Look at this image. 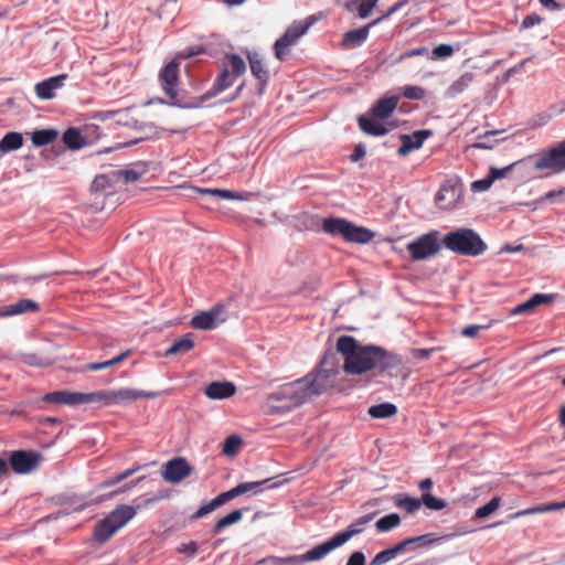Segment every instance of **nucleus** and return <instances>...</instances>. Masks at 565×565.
<instances>
[{"instance_id": "nucleus-1", "label": "nucleus", "mask_w": 565, "mask_h": 565, "mask_svg": "<svg viewBox=\"0 0 565 565\" xmlns=\"http://www.w3.org/2000/svg\"><path fill=\"white\" fill-rule=\"evenodd\" d=\"M337 351L343 356V370L348 374L360 375L371 370L380 373L397 367L401 359L376 345H361L351 335H341L337 340Z\"/></svg>"}, {"instance_id": "nucleus-2", "label": "nucleus", "mask_w": 565, "mask_h": 565, "mask_svg": "<svg viewBox=\"0 0 565 565\" xmlns=\"http://www.w3.org/2000/svg\"><path fill=\"white\" fill-rule=\"evenodd\" d=\"M334 354L326 353L319 365L305 377L299 379L300 386L305 391L307 399L320 395L332 388L335 384L339 369Z\"/></svg>"}, {"instance_id": "nucleus-3", "label": "nucleus", "mask_w": 565, "mask_h": 565, "mask_svg": "<svg viewBox=\"0 0 565 565\" xmlns=\"http://www.w3.org/2000/svg\"><path fill=\"white\" fill-rule=\"evenodd\" d=\"M300 384L296 380L268 394L264 403L265 413L268 415L286 414L303 404L307 398Z\"/></svg>"}, {"instance_id": "nucleus-4", "label": "nucleus", "mask_w": 565, "mask_h": 565, "mask_svg": "<svg viewBox=\"0 0 565 565\" xmlns=\"http://www.w3.org/2000/svg\"><path fill=\"white\" fill-rule=\"evenodd\" d=\"M138 508L139 507L122 504L113 510L95 524L93 532L94 540L100 544L109 541L118 530L134 519Z\"/></svg>"}, {"instance_id": "nucleus-5", "label": "nucleus", "mask_w": 565, "mask_h": 565, "mask_svg": "<svg viewBox=\"0 0 565 565\" xmlns=\"http://www.w3.org/2000/svg\"><path fill=\"white\" fill-rule=\"evenodd\" d=\"M445 247L458 255L479 256L487 245L471 228H459L446 234L443 238Z\"/></svg>"}, {"instance_id": "nucleus-6", "label": "nucleus", "mask_w": 565, "mask_h": 565, "mask_svg": "<svg viewBox=\"0 0 565 565\" xmlns=\"http://www.w3.org/2000/svg\"><path fill=\"white\" fill-rule=\"evenodd\" d=\"M533 159V168L545 172V175L558 174L565 171V140L540 150Z\"/></svg>"}, {"instance_id": "nucleus-7", "label": "nucleus", "mask_w": 565, "mask_h": 565, "mask_svg": "<svg viewBox=\"0 0 565 565\" xmlns=\"http://www.w3.org/2000/svg\"><path fill=\"white\" fill-rule=\"evenodd\" d=\"M316 22L313 15L303 21H295L286 32L275 42L274 52L275 56L284 61L289 54V47L297 43V41L306 34L309 28Z\"/></svg>"}, {"instance_id": "nucleus-8", "label": "nucleus", "mask_w": 565, "mask_h": 565, "mask_svg": "<svg viewBox=\"0 0 565 565\" xmlns=\"http://www.w3.org/2000/svg\"><path fill=\"white\" fill-rule=\"evenodd\" d=\"M413 260H424L437 255L440 250V243L436 233L423 234L406 245Z\"/></svg>"}, {"instance_id": "nucleus-9", "label": "nucleus", "mask_w": 565, "mask_h": 565, "mask_svg": "<svg viewBox=\"0 0 565 565\" xmlns=\"http://www.w3.org/2000/svg\"><path fill=\"white\" fill-rule=\"evenodd\" d=\"M342 546V543L339 541L337 535H333L330 540L327 542L317 545L306 552L302 555H296V556H289V557H282V558H276V563L278 564H292V565H299L306 562H315L327 556L331 551Z\"/></svg>"}, {"instance_id": "nucleus-10", "label": "nucleus", "mask_w": 565, "mask_h": 565, "mask_svg": "<svg viewBox=\"0 0 565 565\" xmlns=\"http://www.w3.org/2000/svg\"><path fill=\"white\" fill-rule=\"evenodd\" d=\"M401 6L402 3H395L382 17L373 20L372 22L367 23L366 25L360 29H354L345 32L342 36L341 46L343 49H351L362 45L369 36L370 29L379 24L381 21L388 18L393 13H395L401 8Z\"/></svg>"}, {"instance_id": "nucleus-11", "label": "nucleus", "mask_w": 565, "mask_h": 565, "mask_svg": "<svg viewBox=\"0 0 565 565\" xmlns=\"http://www.w3.org/2000/svg\"><path fill=\"white\" fill-rule=\"evenodd\" d=\"M192 472L193 467L184 457H174L163 465L161 476L166 482L177 484L190 477Z\"/></svg>"}, {"instance_id": "nucleus-12", "label": "nucleus", "mask_w": 565, "mask_h": 565, "mask_svg": "<svg viewBox=\"0 0 565 565\" xmlns=\"http://www.w3.org/2000/svg\"><path fill=\"white\" fill-rule=\"evenodd\" d=\"M41 461L38 452L14 450L9 457V462L15 473L24 475L34 470Z\"/></svg>"}, {"instance_id": "nucleus-13", "label": "nucleus", "mask_w": 565, "mask_h": 565, "mask_svg": "<svg viewBox=\"0 0 565 565\" xmlns=\"http://www.w3.org/2000/svg\"><path fill=\"white\" fill-rule=\"evenodd\" d=\"M161 87L166 95L174 100L178 97V83H179V61L173 58L169 62L159 73Z\"/></svg>"}, {"instance_id": "nucleus-14", "label": "nucleus", "mask_w": 565, "mask_h": 565, "mask_svg": "<svg viewBox=\"0 0 565 565\" xmlns=\"http://www.w3.org/2000/svg\"><path fill=\"white\" fill-rule=\"evenodd\" d=\"M223 308L221 306H215L209 311L194 316L191 320V326L199 330L215 329L220 322L225 320L224 318H221Z\"/></svg>"}, {"instance_id": "nucleus-15", "label": "nucleus", "mask_w": 565, "mask_h": 565, "mask_svg": "<svg viewBox=\"0 0 565 565\" xmlns=\"http://www.w3.org/2000/svg\"><path fill=\"white\" fill-rule=\"evenodd\" d=\"M156 393L135 388L111 390L113 406L126 405L141 398H153Z\"/></svg>"}, {"instance_id": "nucleus-16", "label": "nucleus", "mask_w": 565, "mask_h": 565, "mask_svg": "<svg viewBox=\"0 0 565 565\" xmlns=\"http://www.w3.org/2000/svg\"><path fill=\"white\" fill-rule=\"evenodd\" d=\"M429 136V130H416L412 135H401L402 146L398 148L397 153L401 157H405L411 151L419 149Z\"/></svg>"}, {"instance_id": "nucleus-17", "label": "nucleus", "mask_w": 565, "mask_h": 565, "mask_svg": "<svg viewBox=\"0 0 565 565\" xmlns=\"http://www.w3.org/2000/svg\"><path fill=\"white\" fill-rule=\"evenodd\" d=\"M66 78V74H60L38 83L35 85L36 96L41 99H52L55 96V90L64 85Z\"/></svg>"}, {"instance_id": "nucleus-18", "label": "nucleus", "mask_w": 565, "mask_h": 565, "mask_svg": "<svg viewBox=\"0 0 565 565\" xmlns=\"http://www.w3.org/2000/svg\"><path fill=\"white\" fill-rule=\"evenodd\" d=\"M247 60L253 76L259 82V93L262 94L264 87L267 85L269 81V72L266 68V65L258 53L249 52L247 54Z\"/></svg>"}, {"instance_id": "nucleus-19", "label": "nucleus", "mask_w": 565, "mask_h": 565, "mask_svg": "<svg viewBox=\"0 0 565 565\" xmlns=\"http://www.w3.org/2000/svg\"><path fill=\"white\" fill-rule=\"evenodd\" d=\"M42 401L45 403L58 404V405H82V393L71 391H55L46 393Z\"/></svg>"}, {"instance_id": "nucleus-20", "label": "nucleus", "mask_w": 565, "mask_h": 565, "mask_svg": "<svg viewBox=\"0 0 565 565\" xmlns=\"http://www.w3.org/2000/svg\"><path fill=\"white\" fill-rule=\"evenodd\" d=\"M460 196V190L456 186L443 185L435 196V202L441 210H451L456 207Z\"/></svg>"}, {"instance_id": "nucleus-21", "label": "nucleus", "mask_w": 565, "mask_h": 565, "mask_svg": "<svg viewBox=\"0 0 565 565\" xmlns=\"http://www.w3.org/2000/svg\"><path fill=\"white\" fill-rule=\"evenodd\" d=\"M374 514H365L355 519L344 531L337 533L339 541L345 544L353 536L364 532L367 524L373 520Z\"/></svg>"}, {"instance_id": "nucleus-22", "label": "nucleus", "mask_w": 565, "mask_h": 565, "mask_svg": "<svg viewBox=\"0 0 565 565\" xmlns=\"http://www.w3.org/2000/svg\"><path fill=\"white\" fill-rule=\"evenodd\" d=\"M398 102L397 96L381 98L372 106L369 114L375 119H386L394 113Z\"/></svg>"}, {"instance_id": "nucleus-23", "label": "nucleus", "mask_w": 565, "mask_h": 565, "mask_svg": "<svg viewBox=\"0 0 565 565\" xmlns=\"http://www.w3.org/2000/svg\"><path fill=\"white\" fill-rule=\"evenodd\" d=\"M374 237V233L363 226H358L354 223L350 222L348 223L345 233L343 238L351 243H358V244H366L370 241H372Z\"/></svg>"}, {"instance_id": "nucleus-24", "label": "nucleus", "mask_w": 565, "mask_h": 565, "mask_svg": "<svg viewBox=\"0 0 565 565\" xmlns=\"http://www.w3.org/2000/svg\"><path fill=\"white\" fill-rule=\"evenodd\" d=\"M236 386L232 382H212L205 388V395L211 399H223L233 396Z\"/></svg>"}, {"instance_id": "nucleus-25", "label": "nucleus", "mask_w": 565, "mask_h": 565, "mask_svg": "<svg viewBox=\"0 0 565 565\" xmlns=\"http://www.w3.org/2000/svg\"><path fill=\"white\" fill-rule=\"evenodd\" d=\"M39 303L31 299H21L15 303L8 305L0 310V316H15L39 310Z\"/></svg>"}, {"instance_id": "nucleus-26", "label": "nucleus", "mask_w": 565, "mask_h": 565, "mask_svg": "<svg viewBox=\"0 0 565 565\" xmlns=\"http://www.w3.org/2000/svg\"><path fill=\"white\" fill-rule=\"evenodd\" d=\"M381 119H375L374 117L360 116L358 119L360 129L370 136L381 137L388 132V129L380 121Z\"/></svg>"}, {"instance_id": "nucleus-27", "label": "nucleus", "mask_w": 565, "mask_h": 565, "mask_svg": "<svg viewBox=\"0 0 565 565\" xmlns=\"http://www.w3.org/2000/svg\"><path fill=\"white\" fill-rule=\"evenodd\" d=\"M236 78L238 77L232 75L226 67H222L220 65L218 75L215 78L211 90L207 93V96H215L224 92L225 89L232 87Z\"/></svg>"}, {"instance_id": "nucleus-28", "label": "nucleus", "mask_w": 565, "mask_h": 565, "mask_svg": "<svg viewBox=\"0 0 565 565\" xmlns=\"http://www.w3.org/2000/svg\"><path fill=\"white\" fill-rule=\"evenodd\" d=\"M553 295L535 294L529 300L518 305L511 310V315H521L533 311L540 305L548 303L553 300Z\"/></svg>"}, {"instance_id": "nucleus-29", "label": "nucleus", "mask_w": 565, "mask_h": 565, "mask_svg": "<svg viewBox=\"0 0 565 565\" xmlns=\"http://www.w3.org/2000/svg\"><path fill=\"white\" fill-rule=\"evenodd\" d=\"M221 66L226 67L232 75L237 77L242 76L246 72L245 61L235 53L225 54Z\"/></svg>"}, {"instance_id": "nucleus-30", "label": "nucleus", "mask_w": 565, "mask_h": 565, "mask_svg": "<svg viewBox=\"0 0 565 565\" xmlns=\"http://www.w3.org/2000/svg\"><path fill=\"white\" fill-rule=\"evenodd\" d=\"M269 481H270V479H265V480H260V481L239 483L236 487L232 488L231 490L225 491V493H226L228 501H231L234 498L245 494L249 491H254L255 493L260 492L262 491L260 487L268 483Z\"/></svg>"}, {"instance_id": "nucleus-31", "label": "nucleus", "mask_w": 565, "mask_h": 565, "mask_svg": "<svg viewBox=\"0 0 565 565\" xmlns=\"http://www.w3.org/2000/svg\"><path fill=\"white\" fill-rule=\"evenodd\" d=\"M83 404H98L100 406H113L111 390L82 393V405Z\"/></svg>"}, {"instance_id": "nucleus-32", "label": "nucleus", "mask_w": 565, "mask_h": 565, "mask_svg": "<svg viewBox=\"0 0 565 565\" xmlns=\"http://www.w3.org/2000/svg\"><path fill=\"white\" fill-rule=\"evenodd\" d=\"M561 509H565V501L553 502V503H547V504H543V505H537V507L520 510V511L511 514L509 518L518 519L521 516H526V515H532V514L553 512V511H557Z\"/></svg>"}, {"instance_id": "nucleus-33", "label": "nucleus", "mask_w": 565, "mask_h": 565, "mask_svg": "<svg viewBox=\"0 0 565 565\" xmlns=\"http://www.w3.org/2000/svg\"><path fill=\"white\" fill-rule=\"evenodd\" d=\"M379 0H350L345 3L348 11H356L360 19H365L376 7Z\"/></svg>"}, {"instance_id": "nucleus-34", "label": "nucleus", "mask_w": 565, "mask_h": 565, "mask_svg": "<svg viewBox=\"0 0 565 565\" xmlns=\"http://www.w3.org/2000/svg\"><path fill=\"white\" fill-rule=\"evenodd\" d=\"M349 221L339 217H328L322 221V231L332 236H344Z\"/></svg>"}, {"instance_id": "nucleus-35", "label": "nucleus", "mask_w": 565, "mask_h": 565, "mask_svg": "<svg viewBox=\"0 0 565 565\" xmlns=\"http://www.w3.org/2000/svg\"><path fill=\"white\" fill-rule=\"evenodd\" d=\"M475 81V74L467 72L463 73L457 81H455L447 89V96L455 98L462 94Z\"/></svg>"}, {"instance_id": "nucleus-36", "label": "nucleus", "mask_w": 565, "mask_h": 565, "mask_svg": "<svg viewBox=\"0 0 565 565\" xmlns=\"http://www.w3.org/2000/svg\"><path fill=\"white\" fill-rule=\"evenodd\" d=\"M393 502L395 507L402 509L408 514H414L422 508L420 499L408 495H395L393 498Z\"/></svg>"}, {"instance_id": "nucleus-37", "label": "nucleus", "mask_w": 565, "mask_h": 565, "mask_svg": "<svg viewBox=\"0 0 565 565\" xmlns=\"http://www.w3.org/2000/svg\"><path fill=\"white\" fill-rule=\"evenodd\" d=\"M226 502H228V499L226 497V493L225 492H222L221 494H218L217 497H215L212 501H210L209 503L204 504V505H201L196 512L192 515V519L193 520H198V519H201L205 515H207L209 513L213 512L215 509L220 508L221 505L225 504Z\"/></svg>"}, {"instance_id": "nucleus-38", "label": "nucleus", "mask_w": 565, "mask_h": 565, "mask_svg": "<svg viewBox=\"0 0 565 565\" xmlns=\"http://www.w3.org/2000/svg\"><path fill=\"white\" fill-rule=\"evenodd\" d=\"M226 502H228V499L226 497V493L225 492H222L221 494H218L217 497H215L212 501H210L209 503L204 504V505H201L196 512L192 515V519L193 520H198V519H201L205 515H207L209 513L213 512L215 509L220 508L221 505L225 504Z\"/></svg>"}, {"instance_id": "nucleus-39", "label": "nucleus", "mask_w": 565, "mask_h": 565, "mask_svg": "<svg viewBox=\"0 0 565 565\" xmlns=\"http://www.w3.org/2000/svg\"><path fill=\"white\" fill-rule=\"evenodd\" d=\"M23 145V137L20 132H8L0 140V151L9 152L18 150Z\"/></svg>"}, {"instance_id": "nucleus-40", "label": "nucleus", "mask_w": 565, "mask_h": 565, "mask_svg": "<svg viewBox=\"0 0 565 565\" xmlns=\"http://www.w3.org/2000/svg\"><path fill=\"white\" fill-rule=\"evenodd\" d=\"M192 334L188 333L184 337L175 340L172 345L166 351V355L184 354L191 351L194 347Z\"/></svg>"}, {"instance_id": "nucleus-41", "label": "nucleus", "mask_w": 565, "mask_h": 565, "mask_svg": "<svg viewBox=\"0 0 565 565\" xmlns=\"http://www.w3.org/2000/svg\"><path fill=\"white\" fill-rule=\"evenodd\" d=\"M58 136L55 129H41L32 132L31 140L35 147L50 145L56 140Z\"/></svg>"}, {"instance_id": "nucleus-42", "label": "nucleus", "mask_w": 565, "mask_h": 565, "mask_svg": "<svg viewBox=\"0 0 565 565\" xmlns=\"http://www.w3.org/2000/svg\"><path fill=\"white\" fill-rule=\"evenodd\" d=\"M64 145L73 150L79 149L85 145V140L76 128H68L62 136Z\"/></svg>"}, {"instance_id": "nucleus-43", "label": "nucleus", "mask_w": 565, "mask_h": 565, "mask_svg": "<svg viewBox=\"0 0 565 565\" xmlns=\"http://www.w3.org/2000/svg\"><path fill=\"white\" fill-rule=\"evenodd\" d=\"M373 418H388L397 413V407L392 403L373 405L367 411Z\"/></svg>"}, {"instance_id": "nucleus-44", "label": "nucleus", "mask_w": 565, "mask_h": 565, "mask_svg": "<svg viewBox=\"0 0 565 565\" xmlns=\"http://www.w3.org/2000/svg\"><path fill=\"white\" fill-rule=\"evenodd\" d=\"M130 355V351L127 350L119 355L115 356L111 360H107L104 362H95V363H88L84 366V371H102L104 369L117 365L125 361Z\"/></svg>"}, {"instance_id": "nucleus-45", "label": "nucleus", "mask_w": 565, "mask_h": 565, "mask_svg": "<svg viewBox=\"0 0 565 565\" xmlns=\"http://www.w3.org/2000/svg\"><path fill=\"white\" fill-rule=\"evenodd\" d=\"M401 552H403V545H399L398 543L392 548H387L377 553L369 565H383L393 559Z\"/></svg>"}, {"instance_id": "nucleus-46", "label": "nucleus", "mask_w": 565, "mask_h": 565, "mask_svg": "<svg viewBox=\"0 0 565 565\" xmlns=\"http://www.w3.org/2000/svg\"><path fill=\"white\" fill-rule=\"evenodd\" d=\"M243 518V512L242 510H234L232 511L231 513H228L227 515L221 518L214 525L213 527V532L214 533H220L222 532L225 527L230 526V525H233L237 522H239Z\"/></svg>"}, {"instance_id": "nucleus-47", "label": "nucleus", "mask_w": 565, "mask_h": 565, "mask_svg": "<svg viewBox=\"0 0 565 565\" xmlns=\"http://www.w3.org/2000/svg\"><path fill=\"white\" fill-rule=\"evenodd\" d=\"M401 523V518L397 513H391L384 515L375 523V526L379 532H388L392 529L398 526Z\"/></svg>"}, {"instance_id": "nucleus-48", "label": "nucleus", "mask_w": 565, "mask_h": 565, "mask_svg": "<svg viewBox=\"0 0 565 565\" xmlns=\"http://www.w3.org/2000/svg\"><path fill=\"white\" fill-rule=\"evenodd\" d=\"M200 192L203 194H210V195L216 196L222 200H243L244 199L242 193L230 191V190L200 189Z\"/></svg>"}, {"instance_id": "nucleus-49", "label": "nucleus", "mask_w": 565, "mask_h": 565, "mask_svg": "<svg viewBox=\"0 0 565 565\" xmlns=\"http://www.w3.org/2000/svg\"><path fill=\"white\" fill-rule=\"evenodd\" d=\"M20 360L29 366L45 367L51 365V361L47 358L36 353H24L20 356Z\"/></svg>"}, {"instance_id": "nucleus-50", "label": "nucleus", "mask_w": 565, "mask_h": 565, "mask_svg": "<svg viewBox=\"0 0 565 565\" xmlns=\"http://www.w3.org/2000/svg\"><path fill=\"white\" fill-rule=\"evenodd\" d=\"M500 497H493L487 504L478 508L475 512V519H484L493 513L500 507Z\"/></svg>"}, {"instance_id": "nucleus-51", "label": "nucleus", "mask_w": 565, "mask_h": 565, "mask_svg": "<svg viewBox=\"0 0 565 565\" xmlns=\"http://www.w3.org/2000/svg\"><path fill=\"white\" fill-rule=\"evenodd\" d=\"M242 446V438L239 436L233 435L228 436L223 446V454L226 456H235Z\"/></svg>"}, {"instance_id": "nucleus-52", "label": "nucleus", "mask_w": 565, "mask_h": 565, "mask_svg": "<svg viewBox=\"0 0 565 565\" xmlns=\"http://www.w3.org/2000/svg\"><path fill=\"white\" fill-rule=\"evenodd\" d=\"M402 95L409 100H423L426 97V90L420 86L407 85L403 87Z\"/></svg>"}, {"instance_id": "nucleus-53", "label": "nucleus", "mask_w": 565, "mask_h": 565, "mask_svg": "<svg viewBox=\"0 0 565 565\" xmlns=\"http://www.w3.org/2000/svg\"><path fill=\"white\" fill-rule=\"evenodd\" d=\"M420 501L422 505L424 504L427 509L435 511L443 510L447 505L444 500L438 499L430 493H424L420 498Z\"/></svg>"}, {"instance_id": "nucleus-54", "label": "nucleus", "mask_w": 565, "mask_h": 565, "mask_svg": "<svg viewBox=\"0 0 565 565\" xmlns=\"http://www.w3.org/2000/svg\"><path fill=\"white\" fill-rule=\"evenodd\" d=\"M455 50L449 44H439L431 51V60H443L450 57L454 54Z\"/></svg>"}, {"instance_id": "nucleus-55", "label": "nucleus", "mask_w": 565, "mask_h": 565, "mask_svg": "<svg viewBox=\"0 0 565 565\" xmlns=\"http://www.w3.org/2000/svg\"><path fill=\"white\" fill-rule=\"evenodd\" d=\"M492 321L488 324H471L467 326L461 330V334L466 338H477L481 330H487L491 327Z\"/></svg>"}, {"instance_id": "nucleus-56", "label": "nucleus", "mask_w": 565, "mask_h": 565, "mask_svg": "<svg viewBox=\"0 0 565 565\" xmlns=\"http://www.w3.org/2000/svg\"><path fill=\"white\" fill-rule=\"evenodd\" d=\"M433 541H434V539H431V534H424V535L406 539V540L399 542V545H403V551H404L408 545H412L415 543L428 544V543H431Z\"/></svg>"}, {"instance_id": "nucleus-57", "label": "nucleus", "mask_w": 565, "mask_h": 565, "mask_svg": "<svg viewBox=\"0 0 565 565\" xmlns=\"http://www.w3.org/2000/svg\"><path fill=\"white\" fill-rule=\"evenodd\" d=\"M139 469V467H136V468H130V469H127L125 471H122L121 473H118L116 475L115 477L110 478L109 480H107L104 486L105 487H110V486H115L119 482H121L122 480L127 479L128 477H130L132 473H135L137 470Z\"/></svg>"}, {"instance_id": "nucleus-58", "label": "nucleus", "mask_w": 565, "mask_h": 565, "mask_svg": "<svg viewBox=\"0 0 565 565\" xmlns=\"http://www.w3.org/2000/svg\"><path fill=\"white\" fill-rule=\"evenodd\" d=\"M427 53H428V49L425 46L415 47V49L408 50V51L404 52L403 54H401L397 57L396 63H401L402 61L411 58V57L422 56Z\"/></svg>"}, {"instance_id": "nucleus-59", "label": "nucleus", "mask_w": 565, "mask_h": 565, "mask_svg": "<svg viewBox=\"0 0 565 565\" xmlns=\"http://www.w3.org/2000/svg\"><path fill=\"white\" fill-rule=\"evenodd\" d=\"M492 183H493V181H492L491 177L489 175L488 178L472 182L471 190L476 191V192L487 191L492 185Z\"/></svg>"}, {"instance_id": "nucleus-60", "label": "nucleus", "mask_w": 565, "mask_h": 565, "mask_svg": "<svg viewBox=\"0 0 565 565\" xmlns=\"http://www.w3.org/2000/svg\"><path fill=\"white\" fill-rule=\"evenodd\" d=\"M557 199H564L565 200V188L558 189V190H552L546 192L542 198L541 202H554Z\"/></svg>"}, {"instance_id": "nucleus-61", "label": "nucleus", "mask_w": 565, "mask_h": 565, "mask_svg": "<svg viewBox=\"0 0 565 565\" xmlns=\"http://www.w3.org/2000/svg\"><path fill=\"white\" fill-rule=\"evenodd\" d=\"M514 164L515 163H512L502 169L491 167L490 168V177H491L492 181L507 177V174L512 170Z\"/></svg>"}, {"instance_id": "nucleus-62", "label": "nucleus", "mask_w": 565, "mask_h": 565, "mask_svg": "<svg viewBox=\"0 0 565 565\" xmlns=\"http://www.w3.org/2000/svg\"><path fill=\"white\" fill-rule=\"evenodd\" d=\"M118 175L126 182H136L140 179V173L134 169L120 170Z\"/></svg>"}, {"instance_id": "nucleus-63", "label": "nucleus", "mask_w": 565, "mask_h": 565, "mask_svg": "<svg viewBox=\"0 0 565 565\" xmlns=\"http://www.w3.org/2000/svg\"><path fill=\"white\" fill-rule=\"evenodd\" d=\"M543 19L537 14L526 15L522 21V29H530L536 24H540Z\"/></svg>"}, {"instance_id": "nucleus-64", "label": "nucleus", "mask_w": 565, "mask_h": 565, "mask_svg": "<svg viewBox=\"0 0 565 565\" xmlns=\"http://www.w3.org/2000/svg\"><path fill=\"white\" fill-rule=\"evenodd\" d=\"M347 565H365V555L362 552H353L350 555Z\"/></svg>"}]
</instances>
